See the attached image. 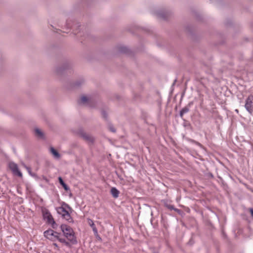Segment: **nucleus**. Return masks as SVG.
<instances>
[{"label":"nucleus","instance_id":"9","mask_svg":"<svg viewBox=\"0 0 253 253\" xmlns=\"http://www.w3.org/2000/svg\"><path fill=\"white\" fill-rule=\"evenodd\" d=\"M91 102L90 98L86 96H82L81 98L80 103L83 105H89Z\"/></svg>","mask_w":253,"mask_h":253},{"label":"nucleus","instance_id":"19","mask_svg":"<svg viewBox=\"0 0 253 253\" xmlns=\"http://www.w3.org/2000/svg\"><path fill=\"white\" fill-rule=\"evenodd\" d=\"M59 241L62 243L64 244L67 246H70V244L64 238H59Z\"/></svg>","mask_w":253,"mask_h":253},{"label":"nucleus","instance_id":"20","mask_svg":"<svg viewBox=\"0 0 253 253\" xmlns=\"http://www.w3.org/2000/svg\"><path fill=\"white\" fill-rule=\"evenodd\" d=\"M92 229L93 232L94 234V235L95 236H98V231H97V229L96 228V227H94L92 228Z\"/></svg>","mask_w":253,"mask_h":253},{"label":"nucleus","instance_id":"15","mask_svg":"<svg viewBox=\"0 0 253 253\" xmlns=\"http://www.w3.org/2000/svg\"><path fill=\"white\" fill-rule=\"evenodd\" d=\"M50 152L55 158L57 159L60 158L59 153L53 147L50 148Z\"/></svg>","mask_w":253,"mask_h":253},{"label":"nucleus","instance_id":"10","mask_svg":"<svg viewBox=\"0 0 253 253\" xmlns=\"http://www.w3.org/2000/svg\"><path fill=\"white\" fill-rule=\"evenodd\" d=\"M81 135L84 139L88 141L92 142L93 141V137L90 134H87L84 131H82L81 132Z\"/></svg>","mask_w":253,"mask_h":253},{"label":"nucleus","instance_id":"7","mask_svg":"<svg viewBox=\"0 0 253 253\" xmlns=\"http://www.w3.org/2000/svg\"><path fill=\"white\" fill-rule=\"evenodd\" d=\"M80 26V25H79V23H74L73 25H71L70 24V23L69 21H67L66 24L65 25V27L67 29H73V33L75 35L77 34V33H78V32H77L76 31H75V29L78 28Z\"/></svg>","mask_w":253,"mask_h":253},{"label":"nucleus","instance_id":"1","mask_svg":"<svg viewBox=\"0 0 253 253\" xmlns=\"http://www.w3.org/2000/svg\"><path fill=\"white\" fill-rule=\"evenodd\" d=\"M60 228L64 236L72 244H76L77 243V240L75 236L74 232L71 227L65 224H62Z\"/></svg>","mask_w":253,"mask_h":253},{"label":"nucleus","instance_id":"22","mask_svg":"<svg viewBox=\"0 0 253 253\" xmlns=\"http://www.w3.org/2000/svg\"><path fill=\"white\" fill-rule=\"evenodd\" d=\"M55 235H54V236H55V241L56 240H57L59 241V238H60L59 236L60 235V233L55 231Z\"/></svg>","mask_w":253,"mask_h":253},{"label":"nucleus","instance_id":"2","mask_svg":"<svg viewBox=\"0 0 253 253\" xmlns=\"http://www.w3.org/2000/svg\"><path fill=\"white\" fill-rule=\"evenodd\" d=\"M42 214L43 219L48 224H50L53 229H56L57 225L49 211L46 210L42 211Z\"/></svg>","mask_w":253,"mask_h":253},{"label":"nucleus","instance_id":"27","mask_svg":"<svg viewBox=\"0 0 253 253\" xmlns=\"http://www.w3.org/2000/svg\"><path fill=\"white\" fill-rule=\"evenodd\" d=\"M53 245L54 247H55L56 248H58V245H57V244L56 243H53Z\"/></svg>","mask_w":253,"mask_h":253},{"label":"nucleus","instance_id":"6","mask_svg":"<svg viewBox=\"0 0 253 253\" xmlns=\"http://www.w3.org/2000/svg\"><path fill=\"white\" fill-rule=\"evenodd\" d=\"M45 238L52 241H55V231L52 229L46 230L43 233Z\"/></svg>","mask_w":253,"mask_h":253},{"label":"nucleus","instance_id":"24","mask_svg":"<svg viewBox=\"0 0 253 253\" xmlns=\"http://www.w3.org/2000/svg\"><path fill=\"white\" fill-rule=\"evenodd\" d=\"M110 129L112 132H115L116 131L115 129L113 127H112V126L110 127Z\"/></svg>","mask_w":253,"mask_h":253},{"label":"nucleus","instance_id":"12","mask_svg":"<svg viewBox=\"0 0 253 253\" xmlns=\"http://www.w3.org/2000/svg\"><path fill=\"white\" fill-rule=\"evenodd\" d=\"M35 135L39 137V138H43V132L41 131V129H40L39 128H36L35 129Z\"/></svg>","mask_w":253,"mask_h":253},{"label":"nucleus","instance_id":"26","mask_svg":"<svg viewBox=\"0 0 253 253\" xmlns=\"http://www.w3.org/2000/svg\"><path fill=\"white\" fill-rule=\"evenodd\" d=\"M96 238L99 240H101V237L98 235V236H96Z\"/></svg>","mask_w":253,"mask_h":253},{"label":"nucleus","instance_id":"4","mask_svg":"<svg viewBox=\"0 0 253 253\" xmlns=\"http://www.w3.org/2000/svg\"><path fill=\"white\" fill-rule=\"evenodd\" d=\"M58 212L61 213L62 215V217L68 222H71L73 221L68 211L66 210L63 207H60L59 208Z\"/></svg>","mask_w":253,"mask_h":253},{"label":"nucleus","instance_id":"17","mask_svg":"<svg viewBox=\"0 0 253 253\" xmlns=\"http://www.w3.org/2000/svg\"><path fill=\"white\" fill-rule=\"evenodd\" d=\"M84 83V80L83 79H80L75 83L74 86L78 87L80 86Z\"/></svg>","mask_w":253,"mask_h":253},{"label":"nucleus","instance_id":"11","mask_svg":"<svg viewBox=\"0 0 253 253\" xmlns=\"http://www.w3.org/2000/svg\"><path fill=\"white\" fill-rule=\"evenodd\" d=\"M111 193L114 198H118L119 195V191L115 187H112L111 189Z\"/></svg>","mask_w":253,"mask_h":253},{"label":"nucleus","instance_id":"16","mask_svg":"<svg viewBox=\"0 0 253 253\" xmlns=\"http://www.w3.org/2000/svg\"><path fill=\"white\" fill-rule=\"evenodd\" d=\"M189 111V108L188 106H186L184 107L180 112V116L181 117L183 116V115Z\"/></svg>","mask_w":253,"mask_h":253},{"label":"nucleus","instance_id":"18","mask_svg":"<svg viewBox=\"0 0 253 253\" xmlns=\"http://www.w3.org/2000/svg\"><path fill=\"white\" fill-rule=\"evenodd\" d=\"M165 206L169 209L170 210H174L175 211H178L177 209L174 208V206L168 204V203H165Z\"/></svg>","mask_w":253,"mask_h":253},{"label":"nucleus","instance_id":"21","mask_svg":"<svg viewBox=\"0 0 253 253\" xmlns=\"http://www.w3.org/2000/svg\"><path fill=\"white\" fill-rule=\"evenodd\" d=\"M88 224L92 228L95 227V226L93 223V221L91 219L88 220Z\"/></svg>","mask_w":253,"mask_h":253},{"label":"nucleus","instance_id":"5","mask_svg":"<svg viewBox=\"0 0 253 253\" xmlns=\"http://www.w3.org/2000/svg\"><path fill=\"white\" fill-rule=\"evenodd\" d=\"M9 168L14 174L20 177L22 176V173L19 170L18 166L15 163L13 162H10L9 163Z\"/></svg>","mask_w":253,"mask_h":253},{"label":"nucleus","instance_id":"8","mask_svg":"<svg viewBox=\"0 0 253 253\" xmlns=\"http://www.w3.org/2000/svg\"><path fill=\"white\" fill-rule=\"evenodd\" d=\"M70 65L68 63H65L63 64L61 67L57 68L56 72L58 74H61L64 71L68 69Z\"/></svg>","mask_w":253,"mask_h":253},{"label":"nucleus","instance_id":"14","mask_svg":"<svg viewBox=\"0 0 253 253\" xmlns=\"http://www.w3.org/2000/svg\"><path fill=\"white\" fill-rule=\"evenodd\" d=\"M58 180H59V183L63 186L64 189L66 191H68L70 189L69 187L64 182V181H63V179L61 177H58Z\"/></svg>","mask_w":253,"mask_h":253},{"label":"nucleus","instance_id":"3","mask_svg":"<svg viewBox=\"0 0 253 253\" xmlns=\"http://www.w3.org/2000/svg\"><path fill=\"white\" fill-rule=\"evenodd\" d=\"M245 107L246 110L250 114L253 113V95H250L246 100Z\"/></svg>","mask_w":253,"mask_h":253},{"label":"nucleus","instance_id":"13","mask_svg":"<svg viewBox=\"0 0 253 253\" xmlns=\"http://www.w3.org/2000/svg\"><path fill=\"white\" fill-rule=\"evenodd\" d=\"M158 15L164 19H166L168 16V12L165 10H160L158 12Z\"/></svg>","mask_w":253,"mask_h":253},{"label":"nucleus","instance_id":"23","mask_svg":"<svg viewBox=\"0 0 253 253\" xmlns=\"http://www.w3.org/2000/svg\"><path fill=\"white\" fill-rule=\"evenodd\" d=\"M127 48L126 47H123L121 48V51L122 52H126Z\"/></svg>","mask_w":253,"mask_h":253},{"label":"nucleus","instance_id":"25","mask_svg":"<svg viewBox=\"0 0 253 253\" xmlns=\"http://www.w3.org/2000/svg\"><path fill=\"white\" fill-rule=\"evenodd\" d=\"M250 211L252 216L253 217V209H250Z\"/></svg>","mask_w":253,"mask_h":253}]
</instances>
